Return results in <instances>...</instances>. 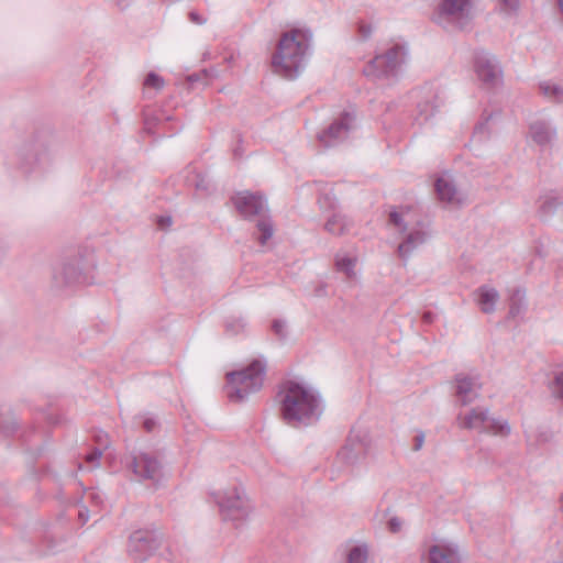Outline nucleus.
Instances as JSON below:
<instances>
[{"label":"nucleus","mask_w":563,"mask_h":563,"mask_svg":"<svg viewBox=\"0 0 563 563\" xmlns=\"http://www.w3.org/2000/svg\"><path fill=\"white\" fill-rule=\"evenodd\" d=\"M277 397L280 417L292 428L310 426L322 413L320 397L297 382H285Z\"/></svg>","instance_id":"f257e3e1"},{"label":"nucleus","mask_w":563,"mask_h":563,"mask_svg":"<svg viewBox=\"0 0 563 563\" xmlns=\"http://www.w3.org/2000/svg\"><path fill=\"white\" fill-rule=\"evenodd\" d=\"M311 33L292 29L282 34L272 55L273 71L286 79H295L303 70L310 48Z\"/></svg>","instance_id":"f03ea898"},{"label":"nucleus","mask_w":563,"mask_h":563,"mask_svg":"<svg viewBox=\"0 0 563 563\" xmlns=\"http://www.w3.org/2000/svg\"><path fill=\"white\" fill-rule=\"evenodd\" d=\"M235 209L246 220L258 218L256 222L260 235L257 241L261 245L273 236L274 225L269 216L265 197L258 192L241 191L231 198Z\"/></svg>","instance_id":"7ed1b4c3"},{"label":"nucleus","mask_w":563,"mask_h":563,"mask_svg":"<svg viewBox=\"0 0 563 563\" xmlns=\"http://www.w3.org/2000/svg\"><path fill=\"white\" fill-rule=\"evenodd\" d=\"M266 363L254 360L247 367L227 374V396L231 401L241 402L263 387Z\"/></svg>","instance_id":"20e7f679"},{"label":"nucleus","mask_w":563,"mask_h":563,"mask_svg":"<svg viewBox=\"0 0 563 563\" xmlns=\"http://www.w3.org/2000/svg\"><path fill=\"white\" fill-rule=\"evenodd\" d=\"M456 421L459 428L477 430L481 433L508 437L511 432V428L507 420L490 417L489 409L485 407H475L466 413H459Z\"/></svg>","instance_id":"39448f33"},{"label":"nucleus","mask_w":563,"mask_h":563,"mask_svg":"<svg viewBox=\"0 0 563 563\" xmlns=\"http://www.w3.org/2000/svg\"><path fill=\"white\" fill-rule=\"evenodd\" d=\"M434 21L444 27L468 31L473 21L472 0H442L435 11Z\"/></svg>","instance_id":"423d86ee"},{"label":"nucleus","mask_w":563,"mask_h":563,"mask_svg":"<svg viewBox=\"0 0 563 563\" xmlns=\"http://www.w3.org/2000/svg\"><path fill=\"white\" fill-rule=\"evenodd\" d=\"M126 467L134 474L139 482L148 483L155 488L164 481L163 462L155 452H133L126 462Z\"/></svg>","instance_id":"0eeeda50"},{"label":"nucleus","mask_w":563,"mask_h":563,"mask_svg":"<svg viewBox=\"0 0 563 563\" xmlns=\"http://www.w3.org/2000/svg\"><path fill=\"white\" fill-rule=\"evenodd\" d=\"M163 543V534L157 529H139L128 540L126 552L134 563H145Z\"/></svg>","instance_id":"6e6552de"},{"label":"nucleus","mask_w":563,"mask_h":563,"mask_svg":"<svg viewBox=\"0 0 563 563\" xmlns=\"http://www.w3.org/2000/svg\"><path fill=\"white\" fill-rule=\"evenodd\" d=\"M406 51L401 45H394L384 54L376 55L364 67L363 74L372 79H384L396 76L405 62Z\"/></svg>","instance_id":"1a4fd4ad"},{"label":"nucleus","mask_w":563,"mask_h":563,"mask_svg":"<svg viewBox=\"0 0 563 563\" xmlns=\"http://www.w3.org/2000/svg\"><path fill=\"white\" fill-rule=\"evenodd\" d=\"M86 269L85 257L80 251L66 255L54 268V286L64 288L86 282Z\"/></svg>","instance_id":"9d476101"},{"label":"nucleus","mask_w":563,"mask_h":563,"mask_svg":"<svg viewBox=\"0 0 563 563\" xmlns=\"http://www.w3.org/2000/svg\"><path fill=\"white\" fill-rule=\"evenodd\" d=\"M474 70L486 89H495L503 84V69L496 56L485 49L474 53Z\"/></svg>","instance_id":"9b49d317"},{"label":"nucleus","mask_w":563,"mask_h":563,"mask_svg":"<svg viewBox=\"0 0 563 563\" xmlns=\"http://www.w3.org/2000/svg\"><path fill=\"white\" fill-rule=\"evenodd\" d=\"M355 126V114L345 111L334 120L328 129L322 131L318 135V139L324 147H331L346 140L350 132L354 130Z\"/></svg>","instance_id":"f8f14e48"},{"label":"nucleus","mask_w":563,"mask_h":563,"mask_svg":"<svg viewBox=\"0 0 563 563\" xmlns=\"http://www.w3.org/2000/svg\"><path fill=\"white\" fill-rule=\"evenodd\" d=\"M217 503L224 520L242 521L249 516V503L238 488L217 499Z\"/></svg>","instance_id":"ddd939ff"},{"label":"nucleus","mask_w":563,"mask_h":563,"mask_svg":"<svg viewBox=\"0 0 563 563\" xmlns=\"http://www.w3.org/2000/svg\"><path fill=\"white\" fill-rule=\"evenodd\" d=\"M456 396L462 406H467L479 397L482 384L477 377H471L464 374L455 376Z\"/></svg>","instance_id":"4468645a"},{"label":"nucleus","mask_w":563,"mask_h":563,"mask_svg":"<svg viewBox=\"0 0 563 563\" xmlns=\"http://www.w3.org/2000/svg\"><path fill=\"white\" fill-rule=\"evenodd\" d=\"M366 448L358 435H350L338 452V457L347 465H354L365 456Z\"/></svg>","instance_id":"2eb2a0df"},{"label":"nucleus","mask_w":563,"mask_h":563,"mask_svg":"<svg viewBox=\"0 0 563 563\" xmlns=\"http://www.w3.org/2000/svg\"><path fill=\"white\" fill-rule=\"evenodd\" d=\"M435 191L441 201L452 206H461L464 201L452 180L440 177L435 181Z\"/></svg>","instance_id":"dca6fc26"},{"label":"nucleus","mask_w":563,"mask_h":563,"mask_svg":"<svg viewBox=\"0 0 563 563\" xmlns=\"http://www.w3.org/2000/svg\"><path fill=\"white\" fill-rule=\"evenodd\" d=\"M427 233L422 230H413L407 234L397 249L398 256L405 264L409 260L411 253L427 241Z\"/></svg>","instance_id":"f3484780"},{"label":"nucleus","mask_w":563,"mask_h":563,"mask_svg":"<svg viewBox=\"0 0 563 563\" xmlns=\"http://www.w3.org/2000/svg\"><path fill=\"white\" fill-rule=\"evenodd\" d=\"M529 131L532 140L539 145H547L556 136V130L543 120L532 122Z\"/></svg>","instance_id":"a211bd4d"},{"label":"nucleus","mask_w":563,"mask_h":563,"mask_svg":"<svg viewBox=\"0 0 563 563\" xmlns=\"http://www.w3.org/2000/svg\"><path fill=\"white\" fill-rule=\"evenodd\" d=\"M563 201L562 199L553 194L549 192L540 197L539 199V207H538V214L542 220H547L550 217H552L558 209L562 206Z\"/></svg>","instance_id":"6ab92c4d"},{"label":"nucleus","mask_w":563,"mask_h":563,"mask_svg":"<svg viewBox=\"0 0 563 563\" xmlns=\"http://www.w3.org/2000/svg\"><path fill=\"white\" fill-rule=\"evenodd\" d=\"M430 563H456L459 553L456 550L443 545H432L429 550Z\"/></svg>","instance_id":"aec40b11"},{"label":"nucleus","mask_w":563,"mask_h":563,"mask_svg":"<svg viewBox=\"0 0 563 563\" xmlns=\"http://www.w3.org/2000/svg\"><path fill=\"white\" fill-rule=\"evenodd\" d=\"M478 305L484 313H492L495 311L496 302L499 299V294L495 288L482 286L478 289Z\"/></svg>","instance_id":"412c9836"},{"label":"nucleus","mask_w":563,"mask_h":563,"mask_svg":"<svg viewBox=\"0 0 563 563\" xmlns=\"http://www.w3.org/2000/svg\"><path fill=\"white\" fill-rule=\"evenodd\" d=\"M351 227L352 221L340 213H334L332 217L328 219V221L324 224V229L327 232L338 236L345 234Z\"/></svg>","instance_id":"4be33fe9"},{"label":"nucleus","mask_w":563,"mask_h":563,"mask_svg":"<svg viewBox=\"0 0 563 563\" xmlns=\"http://www.w3.org/2000/svg\"><path fill=\"white\" fill-rule=\"evenodd\" d=\"M526 309V290L515 288L509 296V318H516Z\"/></svg>","instance_id":"5701e85b"},{"label":"nucleus","mask_w":563,"mask_h":563,"mask_svg":"<svg viewBox=\"0 0 563 563\" xmlns=\"http://www.w3.org/2000/svg\"><path fill=\"white\" fill-rule=\"evenodd\" d=\"M541 95L548 100L561 104L563 103V87L552 81H542L539 84Z\"/></svg>","instance_id":"b1692460"},{"label":"nucleus","mask_w":563,"mask_h":563,"mask_svg":"<svg viewBox=\"0 0 563 563\" xmlns=\"http://www.w3.org/2000/svg\"><path fill=\"white\" fill-rule=\"evenodd\" d=\"M368 548L366 544L353 547L347 554V563H367Z\"/></svg>","instance_id":"393cba45"},{"label":"nucleus","mask_w":563,"mask_h":563,"mask_svg":"<svg viewBox=\"0 0 563 563\" xmlns=\"http://www.w3.org/2000/svg\"><path fill=\"white\" fill-rule=\"evenodd\" d=\"M418 118L419 123L422 124L427 122L433 114L437 109V106L431 100H426L423 102L418 103Z\"/></svg>","instance_id":"a878e982"},{"label":"nucleus","mask_w":563,"mask_h":563,"mask_svg":"<svg viewBox=\"0 0 563 563\" xmlns=\"http://www.w3.org/2000/svg\"><path fill=\"white\" fill-rule=\"evenodd\" d=\"M356 264V258L352 257H341L336 255L335 257V267L339 272L345 273L349 277L354 275V267Z\"/></svg>","instance_id":"bb28decb"},{"label":"nucleus","mask_w":563,"mask_h":563,"mask_svg":"<svg viewBox=\"0 0 563 563\" xmlns=\"http://www.w3.org/2000/svg\"><path fill=\"white\" fill-rule=\"evenodd\" d=\"M245 329V321L242 318H230L225 321V333L235 336Z\"/></svg>","instance_id":"cd10ccee"},{"label":"nucleus","mask_w":563,"mask_h":563,"mask_svg":"<svg viewBox=\"0 0 563 563\" xmlns=\"http://www.w3.org/2000/svg\"><path fill=\"white\" fill-rule=\"evenodd\" d=\"M494 113H489L483 118V120L475 126L474 136L479 141L486 140L490 135L488 123L493 119Z\"/></svg>","instance_id":"c85d7f7f"},{"label":"nucleus","mask_w":563,"mask_h":563,"mask_svg":"<svg viewBox=\"0 0 563 563\" xmlns=\"http://www.w3.org/2000/svg\"><path fill=\"white\" fill-rule=\"evenodd\" d=\"M144 86L161 90L164 87V79L156 73L151 71L144 80Z\"/></svg>","instance_id":"c756f323"},{"label":"nucleus","mask_w":563,"mask_h":563,"mask_svg":"<svg viewBox=\"0 0 563 563\" xmlns=\"http://www.w3.org/2000/svg\"><path fill=\"white\" fill-rule=\"evenodd\" d=\"M389 223L397 227L401 232H405L407 230V225L402 219V213L396 210L390 211Z\"/></svg>","instance_id":"7c9ffc66"},{"label":"nucleus","mask_w":563,"mask_h":563,"mask_svg":"<svg viewBox=\"0 0 563 563\" xmlns=\"http://www.w3.org/2000/svg\"><path fill=\"white\" fill-rule=\"evenodd\" d=\"M552 391L555 397L563 400V371L555 375Z\"/></svg>","instance_id":"2f4dec72"},{"label":"nucleus","mask_w":563,"mask_h":563,"mask_svg":"<svg viewBox=\"0 0 563 563\" xmlns=\"http://www.w3.org/2000/svg\"><path fill=\"white\" fill-rule=\"evenodd\" d=\"M272 329L279 339L284 340L286 338V322L284 320L275 319L272 323Z\"/></svg>","instance_id":"473e14b6"},{"label":"nucleus","mask_w":563,"mask_h":563,"mask_svg":"<svg viewBox=\"0 0 563 563\" xmlns=\"http://www.w3.org/2000/svg\"><path fill=\"white\" fill-rule=\"evenodd\" d=\"M500 9L505 12H515L518 10L520 0H497Z\"/></svg>","instance_id":"72a5a7b5"},{"label":"nucleus","mask_w":563,"mask_h":563,"mask_svg":"<svg viewBox=\"0 0 563 563\" xmlns=\"http://www.w3.org/2000/svg\"><path fill=\"white\" fill-rule=\"evenodd\" d=\"M10 253L9 242L0 235V266L7 261Z\"/></svg>","instance_id":"f704fd0d"},{"label":"nucleus","mask_w":563,"mask_h":563,"mask_svg":"<svg viewBox=\"0 0 563 563\" xmlns=\"http://www.w3.org/2000/svg\"><path fill=\"white\" fill-rule=\"evenodd\" d=\"M18 421L15 419H11L1 424V432L5 435H12L18 430Z\"/></svg>","instance_id":"c9c22d12"},{"label":"nucleus","mask_w":563,"mask_h":563,"mask_svg":"<svg viewBox=\"0 0 563 563\" xmlns=\"http://www.w3.org/2000/svg\"><path fill=\"white\" fill-rule=\"evenodd\" d=\"M102 455V449L100 448H96L91 453H89L87 456H86V462L90 463V464H93L95 466L98 465L99 463V460Z\"/></svg>","instance_id":"e433bc0d"},{"label":"nucleus","mask_w":563,"mask_h":563,"mask_svg":"<svg viewBox=\"0 0 563 563\" xmlns=\"http://www.w3.org/2000/svg\"><path fill=\"white\" fill-rule=\"evenodd\" d=\"M388 529L393 533H397L400 531L402 522L398 517H393L388 521Z\"/></svg>","instance_id":"4c0bfd02"},{"label":"nucleus","mask_w":563,"mask_h":563,"mask_svg":"<svg viewBox=\"0 0 563 563\" xmlns=\"http://www.w3.org/2000/svg\"><path fill=\"white\" fill-rule=\"evenodd\" d=\"M328 285L323 282H320L313 289L312 294L314 297H325L328 295L327 292Z\"/></svg>","instance_id":"58836bf2"},{"label":"nucleus","mask_w":563,"mask_h":563,"mask_svg":"<svg viewBox=\"0 0 563 563\" xmlns=\"http://www.w3.org/2000/svg\"><path fill=\"white\" fill-rule=\"evenodd\" d=\"M358 33L363 40H367L372 34V26L365 23H360Z\"/></svg>","instance_id":"ea45409f"},{"label":"nucleus","mask_w":563,"mask_h":563,"mask_svg":"<svg viewBox=\"0 0 563 563\" xmlns=\"http://www.w3.org/2000/svg\"><path fill=\"white\" fill-rule=\"evenodd\" d=\"M188 18H189V20H190L192 23L198 24V25H202V24H205V23H206V21H207L205 18H202V16H201L198 12H196V11H190V12L188 13Z\"/></svg>","instance_id":"a19ab883"},{"label":"nucleus","mask_w":563,"mask_h":563,"mask_svg":"<svg viewBox=\"0 0 563 563\" xmlns=\"http://www.w3.org/2000/svg\"><path fill=\"white\" fill-rule=\"evenodd\" d=\"M96 441L100 449L108 448V434L107 433H99L96 435Z\"/></svg>","instance_id":"79ce46f5"},{"label":"nucleus","mask_w":563,"mask_h":563,"mask_svg":"<svg viewBox=\"0 0 563 563\" xmlns=\"http://www.w3.org/2000/svg\"><path fill=\"white\" fill-rule=\"evenodd\" d=\"M143 427L147 432H152L156 427V421L152 418H147L144 420Z\"/></svg>","instance_id":"37998d69"},{"label":"nucleus","mask_w":563,"mask_h":563,"mask_svg":"<svg viewBox=\"0 0 563 563\" xmlns=\"http://www.w3.org/2000/svg\"><path fill=\"white\" fill-rule=\"evenodd\" d=\"M423 441H424V434L422 432L417 434L416 438H415L413 450L415 451H419L422 448V445H423Z\"/></svg>","instance_id":"c03bdc74"},{"label":"nucleus","mask_w":563,"mask_h":563,"mask_svg":"<svg viewBox=\"0 0 563 563\" xmlns=\"http://www.w3.org/2000/svg\"><path fill=\"white\" fill-rule=\"evenodd\" d=\"M241 143H242V140L240 139L238 145L233 150V155L236 158H241L243 156V147H242Z\"/></svg>","instance_id":"a18cd8bd"},{"label":"nucleus","mask_w":563,"mask_h":563,"mask_svg":"<svg viewBox=\"0 0 563 563\" xmlns=\"http://www.w3.org/2000/svg\"><path fill=\"white\" fill-rule=\"evenodd\" d=\"M206 76V71L203 70L201 74H192V75H189L187 77V80L190 82V84H194V82H197L201 79V76Z\"/></svg>","instance_id":"49530a36"},{"label":"nucleus","mask_w":563,"mask_h":563,"mask_svg":"<svg viewBox=\"0 0 563 563\" xmlns=\"http://www.w3.org/2000/svg\"><path fill=\"white\" fill-rule=\"evenodd\" d=\"M156 121H157L156 118L146 117L144 120L145 129L150 132L152 129V125H154L156 123Z\"/></svg>","instance_id":"de8ad7c7"},{"label":"nucleus","mask_w":563,"mask_h":563,"mask_svg":"<svg viewBox=\"0 0 563 563\" xmlns=\"http://www.w3.org/2000/svg\"><path fill=\"white\" fill-rule=\"evenodd\" d=\"M170 223H172L170 217H161L158 220V225L161 228L168 227V225H170Z\"/></svg>","instance_id":"09e8293b"},{"label":"nucleus","mask_w":563,"mask_h":563,"mask_svg":"<svg viewBox=\"0 0 563 563\" xmlns=\"http://www.w3.org/2000/svg\"><path fill=\"white\" fill-rule=\"evenodd\" d=\"M434 319V314L431 311H426L422 314V321L424 323H431Z\"/></svg>","instance_id":"8fccbe9b"},{"label":"nucleus","mask_w":563,"mask_h":563,"mask_svg":"<svg viewBox=\"0 0 563 563\" xmlns=\"http://www.w3.org/2000/svg\"><path fill=\"white\" fill-rule=\"evenodd\" d=\"M80 520L85 523L88 520V514L87 512H79Z\"/></svg>","instance_id":"3c124183"},{"label":"nucleus","mask_w":563,"mask_h":563,"mask_svg":"<svg viewBox=\"0 0 563 563\" xmlns=\"http://www.w3.org/2000/svg\"><path fill=\"white\" fill-rule=\"evenodd\" d=\"M90 497L93 501L101 503V498L97 494L90 493Z\"/></svg>","instance_id":"603ef678"},{"label":"nucleus","mask_w":563,"mask_h":563,"mask_svg":"<svg viewBox=\"0 0 563 563\" xmlns=\"http://www.w3.org/2000/svg\"><path fill=\"white\" fill-rule=\"evenodd\" d=\"M196 186H197V188H203V189H206V187H203V184H202V183H197V185H196Z\"/></svg>","instance_id":"864d4df0"},{"label":"nucleus","mask_w":563,"mask_h":563,"mask_svg":"<svg viewBox=\"0 0 563 563\" xmlns=\"http://www.w3.org/2000/svg\"><path fill=\"white\" fill-rule=\"evenodd\" d=\"M560 501H561V504H562V510H563V494H562V495H561V497H560Z\"/></svg>","instance_id":"5fc2aeb1"}]
</instances>
